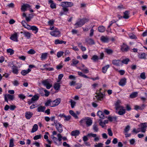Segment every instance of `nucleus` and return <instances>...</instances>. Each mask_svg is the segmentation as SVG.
Segmentation results:
<instances>
[{
    "label": "nucleus",
    "instance_id": "58836bf2",
    "mask_svg": "<svg viewBox=\"0 0 147 147\" xmlns=\"http://www.w3.org/2000/svg\"><path fill=\"white\" fill-rule=\"evenodd\" d=\"M108 119L110 121L112 122L113 121H116L117 120V117L116 116H109Z\"/></svg>",
    "mask_w": 147,
    "mask_h": 147
},
{
    "label": "nucleus",
    "instance_id": "de8ad7c7",
    "mask_svg": "<svg viewBox=\"0 0 147 147\" xmlns=\"http://www.w3.org/2000/svg\"><path fill=\"white\" fill-rule=\"evenodd\" d=\"M64 53L63 51H60L57 53V56L58 58H60L62 56Z\"/></svg>",
    "mask_w": 147,
    "mask_h": 147
},
{
    "label": "nucleus",
    "instance_id": "2f4dec72",
    "mask_svg": "<svg viewBox=\"0 0 147 147\" xmlns=\"http://www.w3.org/2000/svg\"><path fill=\"white\" fill-rule=\"evenodd\" d=\"M60 83H55L54 85V89L56 90H59L60 88Z\"/></svg>",
    "mask_w": 147,
    "mask_h": 147
},
{
    "label": "nucleus",
    "instance_id": "39448f33",
    "mask_svg": "<svg viewBox=\"0 0 147 147\" xmlns=\"http://www.w3.org/2000/svg\"><path fill=\"white\" fill-rule=\"evenodd\" d=\"M86 122V126L89 127L92 124V120L89 117H85L82 119L80 121L81 123Z\"/></svg>",
    "mask_w": 147,
    "mask_h": 147
},
{
    "label": "nucleus",
    "instance_id": "774afa93",
    "mask_svg": "<svg viewBox=\"0 0 147 147\" xmlns=\"http://www.w3.org/2000/svg\"><path fill=\"white\" fill-rule=\"evenodd\" d=\"M41 137V136L40 135H36L34 137L33 139L34 140H37L40 138Z\"/></svg>",
    "mask_w": 147,
    "mask_h": 147
},
{
    "label": "nucleus",
    "instance_id": "c9c22d12",
    "mask_svg": "<svg viewBox=\"0 0 147 147\" xmlns=\"http://www.w3.org/2000/svg\"><path fill=\"white\" fill-rule=\"evenodd\" d=\"M138 93L137 92H132L130 95V97L131 98H134L138 96Z\"/></svg>",
    "mask_w": 147,
    "mask_h": 147
},
{
    "label": "nucleus",
    "instance_id": "423d86ee",
    "mask_svg": "<svg viewBox=\"0 0 147 147\" xmlns=\"http://www.w3.org/2000/svg\"><path fill=\"white\" fill-rule=\"evenodd\" d=\"M50 82L49 80L47 79L43 80L42 82V84L46 87L47 89H49L52 86V84Z\"/></svg>",
    "mask_w": 147,
    "mask_h": 147
},
{
    "label": "nucleus",
    "instance_id": "09e8293b",
    "mask_svg": "<svg viewBox=\"0 0 147 147\" xmlns=\"http://www.w3.org/2000/svg\"><path fill=\"white\" fill-rule=\"evenodd\" d=\"M69 102L71 103V108H74L76 105V102L73 100H70Z\"/></svg>",
    "mask_w": 147,
    "mask_h": 147
},
{
    "label": "nucleus",
    "instance_id": "4468645a",
    "mask_svg": "<svg viewBox=\"0 0 147 147\" xmlns=\"http://www.w3.org/2000/svg\"><path fill=\"white\" fill-rule=\"evenodd\" d=\"M97 115L100 118L102 119H104L106 118L107 117V116L104 115V112L100 111H99L98 112Z\"/></svg>",
    "mask_w": 147,
    "mask_h": 147
},
{
    "label": "nucleus",
    "instance_id": "aec40b11",
    "mask_svg": "<svg viewBox=\"0 0 147 147\" xmlns=\"http://www.w3.org/2000/svg\"><path fill=\"white\" fill-rule=\"evenodd\" d=\"M11 69L13 73L16 74H18V69L17 67L15 66L14 65H13Z\"/></svg>",
    "mask_w": 147,
    "mask_h": 147
},
{
    "label": "nucleus",
    "instance_id": "864d4df0",
    "mask_svg": "<svg viewBox=\"0 0 147 147\" xmlns=\"http://www.w3.org/2000/svg\"><path fill=\"white\" fill-rule=\"evenodd\" d=\"M71 118V116L69 115L67 116L65 115V117L64 118V120L65 121H68Z\"/></svg>",
    "mask_w": 147,
    "mask_h": 147
},
{
    "label": "nucleus",
    "instance_id": "052dcab7",
    "mask_svg": "<svg viewBox=\"0 0 147 147\" xmlns=\"http://www.w3.org/2000/svg\"><path fill=\"white\" fill-rule=\"evenodd\" d=\"M92 59L94 61H96V60L99 59L98 56L96 55H93Z\"/></svg>",
    "mask_w": 147,
    "mask_h": 147
},
{
    "label": "nucleus",
    "instance_id": "13d9d810",
    "mask_svg": "<svg viewBox=\"0 0 147 147\" xmlns=\"http://www.w3.org/2000/svg\"><path fill=\"white\" fill-rule=\"evenodd\" d=\"M36 51L34 49H31L28 51V53L29 54H33L35 53Z\"/></svg>",
    "mask_w": 147,
    "mask_h": 147
},
{
    "label": "nucleus",
    "instance_id": "bf43d9fd",
    "mask_svg": "<svg viewBox=\"0 0 147 147\" xmlns=\"http://www.w3.org/2000/svg\"><path fill=\"white\" fill-rule=\"evenodd\" d=\"M140 77L142 79L144 80L146 78L145 73L143 72L141 73V74L140 75Z\"/></svg>",
    "mask_w": 147,
    "mask_h": 147
},
{
    "label": "nucleus",
    "instance_id": "5fc2aeb1",
    "mask_svg": "<svg viewBox=\"0 0 147 147\" xmlns=\"http://www.w3.org/2000/svg\"><path fill=\"white\" fill-rule=\"evenodd\" d=\"M105 51L109 55L112 54L113 52V51L112 50L107 49H105Z\"/></svg>",
    "mask_w": 147,
    "mask_h": 147
},
{
    "label": "nucleus",
    "instance_id": "ea45409f",
    "mask_svg": "<svg viewBox=\"0 0 147 147\" xmlns=\"http://www.w3.org/2000/svg\"><path fill=\"white\" fill-rule=\"evenodd\" d=\"M93 129L94 131L95 132H97L98 131V129L96 123H95L93 125Z\"/></svg>",
    "mask_w": 147,
    "mask_h": 147
},
{
    "label": "nucleus",
    "instance_id": "cd10ccee",
    "mask_svg": "<svg viewBox=\"0 0 147 147\" xmlns=\"http://www.w3.org/2000/svg\"><path fill=\"white\" fill-rule=\"evenodd\" d=\"M110 67L109 65H107L103 67L102 68V72L104 73H105L108 69Z\"/></svg>",
    "mask_w": 147,
    "mask_h": 147
},
{
    "label": "nucleus",
    "instance_id": "20e7f679",
    "mask_svg": "<svg viewBox=\"0 0 147 147\" xmlns=\"http://www.w3.org/2000/svg\"><path fill=\"white\" fill-rule=\"evenodd\" d=\"M89 20V19H88L86 18H83L77 22L75 24V26L76 28L81 27L85 23L88 22Z\"/></svg>",
    "mask_w": 147,
    "mask_h": 147
},
{
    "label": "nucleus",
    "instance_id": "4be33fe9",
    "mask_svg": "<svg viewBox=\"0 0 147 147\" xmlns=\"http://www.w3.org/2000/svg\"><path fill=\"white\" fill-rule=\"evenodd\" d=\"M32 34L29 32L24 31L23 34L24 36L27 38V39H29L30 38Z\"/></svg>",
    "mask_w": 147,
    "mask_h": 147
},
{
    "label": "nucleus",
    "instance_id": "c03bdc74",
    "mask_svg": "<svg viewBox=\"0 0 147 147\" xmlns=\"http://www.w3.org/2000/svg\"><path fill=\"white\" fill-rule=\"evenodd\" d=\"M39 97V96L37 95H35L32 98V100L34 101H36L38 100Z\"/></svg>",
    "mask_w": 147,
    "mask_h": 147
},
{
    "label": "nucleus",
    "instance_id": "6e6d98bb",
    "mask_svg": "<svg viewBox=\"0 0 147 147\" xmlns=\"http://www.w3.org/2000/svg\"><path fill=\"white\" fill-rule=\"evenodd\" d=\"M7 53H10V54L11 55H13L14 53V51L11 49H7Z\"/></svg>",
    "mask_w": 147,
    "mask_h": 147
},
{
    "label": "nucleus",
    "instance_id": "a878e982",
    "mask_svg": "<svg viewBox=\"0 0 147 147\" xmlns=\"http://www.w3.org/2000/svg\"><path fill=\"white\" fill-rule=\"evenodd\" d=\"M80 134V132L79 130H76L72 131L71 133V135L72 136H78Z\"/></svg>",
    "mask_w": 147,
    "mask_h": 147
},
{
    "label": "nucleus",
    "instance_id": "3c124183",
    "mask_svg": "<svg viewBox=\"0 0 147 147\" xmlns=\"http://www.w3.org/2000/svg\"><path fill=\"white\" fill-rule=\"evenodd\" d=\"M79 62V61L77 60L74 59H72V63H71V65L72 66H74L77 64Z\"/></svg>",
    "mask_w": 147,
    "mask_h": 147
},
{
    "label": "nucleus",
    "instance_id": "338daca9",
    "mask_svg": "<svg viewBox=\"0 0 147 147\" xmlns=\"http://www.w3.org/2000/svg\"><path fill=\"white\" fill-rule=\"evenodd\" d=\"M13 85L15 86H17L19 84L18 81L17 80H15L12 82Z\"/></svg>",
    "mask_w": 147,
    "mask_h": 147
},
{
    "label": "nucleus",
    "instance_id": "9b49d317",
    "mask_svg": "<svg viewBox=\"0 0 147 147\" xmlns=\"http://www.w3.org/2000/svg\"><path fill=\"white\" fill-rule=\"evenodd\" d=\"M31 6L28 4H24L21 6V8L22 11L24 12L26 11L28 8H30Z\"/></svg>",
    "mask_w": 147,
    "mask_h": 147
},
{
    "label": "nucleus",
    "instance_id": "e2e57ef3",
    "mask_svg": "<svg viewBox=\"0 0 147 147\" xmlns=\"http://www.w3.org/2000/svg\"><path fill=\"white\" fill-rule=\"evenodd\" d=\"M54 22V20H49L48 22V23L49 25L51 26L53 25Z\"/></svg>",
    "mask_w": 147,
    "mask_h": 147
},
{
    "label": "nucleus",
    "instance_id": "79ce46f5",
    "mask_svg": "<svg viewBox=\"0 0 147 147\" xmlns=\"http://www.w3.org/2000/svg\"><path fill=\"white\" fill-rule=\"evenodd\" d=\"M129 61V60L128 58H126L123 59L121 62V65L122 64H128V62Z\"/></svg>",
    "mask_w": 147,
    "mask_h": 147
},
{
    "label": "nucleus",
    "instance_id": "7c9ffc66",
    "mask_svg": "<svg viewBox=\"0 0 147 147\" xmlns=\"http://www.w3.org/2000/svg\"><path fill=\"white\" fill-rule=\"evenodd\" d=\"M66 42L65 41L60 40L59 39L55 40V44L56 45L58 44H61L63 43L65 44Z\"/></svg>",
    "mask_w": 147,
    "mask_h": 147
},
{
    "label": "nucleus",
    "instance_id": "5701e85b",
    "mask_svg": "<svg viewBox=\"0 0 147 147\" xmlns=\"http://www.w3.org/2000/svg\"><path fill=\"white\" fill-rule=\"evenodd\" d=\"M48 55V53H42L41 55L40 58L42 60H45L47 57Z\"/></svg>",
    "mask_w": 147,
    "mask_h": 147
},
{
    "label": "nucleus",
    "instance_id": "e433bc0d",
    "mask_svg": "<svg viewBox=\"0 0 147 147\" xmlns=\"http://www.w3.org/2000/svg\"><path fill=\"white\" fill-rule=\"evenodd\" d=\"M38 129V125L36 124H34V126L32 127V130L31 131V132L34 133V132H35Z\"/></svg>",
    "mask_w": 147,
    "mask_h": 147
},
{
    "label": "nucleus",
    "instance_id": "473e14b6",
    "mask_svg": "<svg viewBox=\"0 0 147 147\" xmlns=\"http://www.w3.org/2000/svg\"><path fill=\"white\" fill-rule=\"evenodd\" d=\"M138 57L141 59H145L146 58V54L144 53H139L138 55Z\"/></svg>",
    "mask_w": 147,
    "mask_h": 147
},
{
    "label": "nucleus",
    "instance_id": "a211bd4d",
    "mask_svg": "<svg viewBox=\"0 0 147 147\" xmlns=\"http://www.w3.org/2000/svg\"><path fill=\"white\" fill-rule=\"evenodd\" d=\"M33 113L30 111H27L25 113L26 118L28 119H29L32 117Z\"/></svg>",
    "mask_w": 147,
    "mask_h": 147
},
{
    "label": "nucleus",
    "instance_id": "8fccbe9b",
    "mask_svg": "<svg viewBox=\"0 0 147 147\" xmlns=\"http://www.w3.org/2000/svg\"><path fill=\"white\" fill-rule=\"evenodd\" d=\"M130 128V127L129 125H127L124 129V132L125 133H127V132L129 131Z\"/></svg>",
    "mask_w": 147,
    "mask_h": 147
},
{
    "label": "nucleus",
    "instance_id": "37998d69",
    "mask_svg": "<svg viewBox=\"0 0 147 147\" xmlns=\"http://www.w3.org/2000/svg\"><path fill=\"white\" fill-rule=\"evenodd\" d=\"M78 75L84 78H89L86 75L84 74L82 72L80 71L78 72Z\"/></svg>",
    "mask_w": 147,
    "mask_h": 147
},
{
    "label": "nucleus",
    "instance_id": "72a5a7b5",
    "mask_svg": "<svg viewBox=\"0 0 147 147\" xmlns=\"http://www.w3.org/2000/svg\"><path fill=\"white\" fill-rule=\"evenodd\" d=\"M98 31L99 32H104L105 30V28L103 26H99L98 28Z\"/></svg>",
    "mask_w": 147,
    "mask_h": 147
},
{
    "label": "nucleus",
    "instance_id": "a18cd8bd",
    "mask_svg": "<svg viewBox=\"0 0 147 147\" xmlns=\"http://www.w3.org/2000/svg\"><path fill=\"white\" fill-rule=\"evenodd\" d=\"M6 96L8 99L11 100H13L14 98V96L13 95H11L9 94H6Z\"/></svg>",
    "mask_w": 147,
    "mask_h": 147
},
{
    "label": "nucleus",
    "instance_id": "f8f14e48",
    "mask_svg": "<svg viewBox=\"0 0 147 147\" xmlns=\"http://www.w3.org/2000/svg\"><path fill=\"white\" fill-rule=\"evenodd\" d=\"M51 35L55 37H59L60 36V33L58 30H55L50 32Z\"/></svg>",
    "mask_w": 147,
    "mask_h": 147
},
{
    "label": "nucleus",
    "instance_id": "69168bd1",
    "mask_svg": "<svg viewBox=\"0 0 147 147\" xmlns=\"http://www.w3.org/2000/svg\"><path fill=\"white\" fill-rule=\"evenodd\" d=\"M103 144L100 143H98L97 144L95 145L94 147H103Z\"/></svg>",
    "mask_w": 147,
    "mask_h": 147
},
{
    "label": "nucleus",
    "instance_id": "412c9836",
    "mask_svg": "<svg viewBox=\"0 0 147 147\" xmlns=\"http://www.w3.org/2000/svg\"><path fill=\"white\" fill-rule=\"evenodd\" d=\"M10 39L15 41H18L17 34L16 33L12 35L10 37Z\"/></svg>",
    "mask_w": 147,
    "mask_h": 147
},
{
    "label": "nucleus",
    "instance_id": "b1692460",
    "mask_svg": "<svg viewBox=\"0 0 147 147\" xmlns=\"http://www.w3.org/2000/svg\"><path fill=\"white\" fill-rule=\"evenodd\" d=\"M49 3L51 4L50 7L52 9L56 8V5L53 3V1L52 0H49Z\"/></svg>",
    "mask_w": 147,
    "mask_h": 147
},
{
    "label": "nucleus",
    "instance_id": "c756f323",
    "mask_svg": "<svg viewBox=\"0 0 147 147\" xmlns=\"http://www.w3.org/2000/svg\"><path fill=\"white\" fill-rule=\"evenodd\" d=\"M31 71L30 69H28L27 70H23L21 72V74L25 76L26 74L28 73Z\"/></svg>",
    "mask_w": 147,
    "mask_h": 147
},
{
    "label": "nucleus",
    "instance_id": "4c0bfd02",
    "mask_svg": "<svg viewBox=\"0 0 147 147\" xmlns=\"http://www.w3.org/2000/svg\"><path fill=\"white\" fill-rule=\"evenodd\" d=\"M69 114L72 115L73 117H74L75 118H78V117L77 115L76 114V113H75L72 110H70L69 111Z\"/></svg>",
    "mask_w": 147,
    "mask_h": 147
},
{
    "label": "nucleus",
    "instance_id": "7ed1b4c3",
    "mask_svg": "<svg viewBox=\"0 0 147 147\" xmlns=\"http://www.w3.org/2000/svg\"><path fill=\"white\" fill-rule=\"evenodd\" d=\"M61 5L63 7L62 10L64 12H67L69 11L68 7H70L73 6V3L71 2L67 1L62 2Z\"/></svg>",
    "mask_w": 147,
    "mask_h": 147
},
{
    "label": "nucleus",
    "instance_id": "4d7b16f0",
    "mask_svg": "<svg viewBox=\"0 0 147 147\" xmlns=\"http://www.w3.org/2000/svg\"><path fill=\"white\" fill-rule=\"evenodd\" d=\"M13 139H11L10 140L9 147H13L14 146Z\"/></svg>",
    "mask_w": 147,
    "mask_h": 147
},
{
    "label": "nucleus",
    "instance_id": "1a4fd4ad",
    "mask_svg": "<svg viewBox=\"0 0 147 147\" xmlns=\"http://www.w3.org/2000/svg\"><path fill=\"white\" fill-rule=\"evenodd\" d=\"M103 95L102 93H96V95L94 97V99L95 101L101 100L103 98Z\"/></svg>",
    "mask_w": 147,
    "mask_h": 147
},
{
    "label": "nucleus",
    "instance_id": "0eeeda50",
    "mask_svg": "<svg viewBox=\"0 0 147 147\" xmlns=\"http://www.w3.org/2000/svg\"><path fill=\"white\" fill-rule=\"evenodd\" d=\"M139 126L140 127L138 128V129H140V131L142 132H145L146 130V128L147 127V123H141L139 125Z\"/></svg>",
    "mask_w": 147,
    "mask_h": 147
},
{
    "label": "nucleus",
    "instance_id": "f257e3e1",
    "mask_svg": "<svg viewBox=\"0 0 147 147\" xmlns=\"http://www.w3.org/2000/svg\"><path fill=\"white\" fill-rule=\"evenodd\" d=\"M121 102L119 100L117 101L115 104V108L117 111L116 113L118 115H122L126 113V110L124 107L121 105Z\"/></svg>",
    "mask_w": 147,
    "mask_h": 147
},
{
    "label": "nucleus",
    "instance_id": "6e6552de",
    "mask_svg": "<svg viewBox=\"0 0 147 147\" xmlns=\"http://www.w3.org/2000/svg\"><path fill=\"white\" fill-rule=\"evenodd\" d=\"M121 50L123 52H126L129 49V46L124 43L121 45Z\"/></svg>",
    "mask_w": 147,
    "mask_h": 147
},
{
    "label": "nucleus",
    "instance_id": "49530a36",
    "mask_svg": "<svg viewBox=\"0 0 147 147\" xmlns=\"http://www.w3.org/2000/svg\"><path fill=\"white\" fill-rule=\"evenodd\" d=\"M129 37L131 39H136L137 37L133 33H131L129 34Z\"/></svg>",
    "mask_w": 147,
    "mask_h": 147
},
{
    "label": "nucleus",
    "instance_id": "680f3d73",
    "mask_svg": "<svg viewBox=\"0 0 147 147\" xmlns=\"http://www.w3.org/2000/svg\"><path fill=\"white\" fill-rule=\"evenodd\" d=\"M81 70L82 71L86 74L88 73L89 72V71L87 67H85V68L82 69H81Z\"/></svg>",
    "mask_w": 147,
    "mask_h": 147
},
{
    "label": "nucleus",
    "instance_id": "0e129e2a",
    "mask_svg": "<svg viewBox=\"0 0 147 147\" xmlns=\"http://www.w3.org/2000/svg\"><path fill=\"white\" fill-rule=\"evenodd\" d=\"M94 26L92 27L90 30V37L92 36L94 34V30L93 28Z\"/></svg>",
    "mask_w": 147,
    "mask_h": 147
},
{
    "label": "nucleus",
    "instance_id": "2eb2a0df",
    "mask_svg": "<svg viewBox=\"0 0 147 147\" xmlns=\"http://www.w3.org/2000/svg\"><path fill=\"white\" fill-rule=\"evenodd\" d=\"M112 63L114 65L117 66H120L121 65V62L119 60H113L112 61Z\"/></svg>",
    "mask_w": 147,
    "mask_h": 147
},
{
    "label": "nucleus",
    "instance_id": "c85d7f7f",
    "mask_svg": "<svg viewBox=\"0 0 147 147\" xmlns=\"http://www.w3.org/2000/svg\"><path fill=\"white\" fill-rule=\"evenodd\" d=\"M86 41L90 45H92L95 44L94 40L91 38L86 39Z\"/></svg>",
    "mask_w": 147,
    "mask_h": 147
},
{
    "label": "nucleus",
    "instance_id": "9d476101",
    "mask_svg": "<svg viewBox=\"0 0 147 147\" xmlns=\"http://www.w3.org/2000/svg\"><path fill=\"white\" fill-rule=\"evenodd\" d=\"M87 136L88 137L91 136L94 138V141L95 142H98L99 140V137L98 136H97V135L96 134L90 133L88 134H87Z\"/></svg>",
    "mask_w": 147,
    "mask_h": 147
},
{
    "label": "nucleus",
    "instance_id": "a19ab883",
    "mask_svg": "<svg viewBox=\"0 0 147 147\" xmlns=\"http://www.w3.org/2000/svg\"><path fill=\"white\" fill-rule=\"evenodd\" d=\"M52 101L50 99L48 100L45 103V105L46 106H49L52 107Z\"/></svg>",
    "mask_w": 147,
    "mask_h": 147
},
{
    "label": "nucleus",
    "instance_id": "393cba45",
    "mask_svg": "<svg viewBox=\"0 0 147 147\" xmlns=\"http://www.w3.org/2000/svg\"><path fill=\"white\" fill-rule=\"evenodd\" d=\"M46 109L45 107L40 106L37 108V111L38 112H44Z\"/></svg>",
    "mask_w": 147,
    "mask_h": 147
},
{
    "label": "nucleus",
    "instance_id": "f3484780",
    "mask_svg": "<svg viewBox=\"0 0 147 147\" xmlns=\"http://www.w3.org/2000/svg\"><path fill=\"white\" fill-rule=\"evenodd\" d=\"M126 79L125 78L121 79L119 83V85L123 86H125L126 83Z\"/></svg>",
    "mask_w": 147,
    "mask_h": 147
},
{
    "label": "nucleus",
    "instance_id": "f03ea898",
    "mask_svg": "<svg viewBox=\"0 0 147 147\" xmlns=\"http://www.w3.org/2000/svg\"><path fill=\"white\" fill-rule=\"evenodd\" d=\"M52 135H51V137L54 142L56 145H61V142L62 140V136L60 134H58L57 135L58 138L54 136L57 134V132L56 131L52 132Z\"/></svg>",
    "mask_w": 147,
    "mask_h": 147
},
{
    "label": "nucleus",
    "instance_id": "dca6fc26",
    "mask_svg": "<svg viewBox=\"0 0 147 147\" xmlns=\"http://www.w3.org/2000/svg\"><path fill=\"white\" fill-rule=\"evenodd\" d=\"M59 125H58L57 126H55V127L59 133H61L63 131V129L62 128L63 125L61 124L60 123H58Z\"/></svg>",
    "mask_w": 147,
    "mask_h": 147
},
{
    "label": "nucleus",
    "instance_id": "ddd939ff",
    "mask_svg": "<svg viewBox=\"0 0 147 147\" xmlns=\"http://www.w3.org/2000/svg\"><path fill=\"white\" fill-rule=\"evenodd\" d=\"M52 107L58 105L60 103L61 100L60 98H57L56 100L52 101Z\"/></svg>",
    "mask_w": 147,
    "mask_h": 147
},
{
    "label": "nucleus",
    "instance_id": "f704fd0d",
    "mask_svg": "<svg viewBox=\"0 0 147 147\" xmlns=\"http://www.w3.org/2000/svg\"><path fill=\"white\" fill-rule=\"evenodd\" d=\"M31 30L34 31V33L36 34L38 32V28L36 26H31Z\"/></svg>",
    "mask_w": 147,
    "mask_h": 147
},
{
    "label": "nucleus",
    "instance_id": "603ef678",
    "mask_svg": "<svg viewBox=\"0 0 147 147\" xmlns=\"http://www.w3.org/2000/svg\"><path fill=\"white\" fill-rule=\"evenodd\" d=\"M44 138L45 139L47 140V141L48 143L49 144H51L52 143V141L49 140L48 139V136L47 135L45 134L44 136Z\"/></svg>",
    "mask_w": 147,
    "mask_h": 147
},
{
    "label": "nucleus",
    "instance_id": "bb28decb",
    "mask_svg": "<svg viewBox=\"0 0 147 147\" xmlns=\"http://www.w3.org/2000/svg\"><path fill=\"white\" fill-rule=\"evenodd\" d=\"M123 14L124 16H122L123 18H124L125 19H127L129 18V13L128 11H125L123 13Z\"/></svg>",
    "mask_w": 147,
    "mask_h": 147
},
{
    "label": "nucleus",
    "instance_id": "6ab92c4d",
    "mask_svg": "<svg viewBox=\"0 0 147 147\" xmlns=\"http://www.w3.org/2000/svg\"><path fill=\"white\" fill-rule=\"evenodd\" d=\"M100 40L103 42H108L109 40V38L107 36H102L100 38Z\"/></svg>",
    "mask_w": 147,
    "mask_h": 147
}]
</instances>
